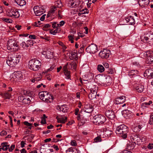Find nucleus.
<instances>
[{"instance_id":"49530a36","label":"nucleus","mask_w":153,"mask_h":153,"mask_svg":"<svg viewBox=\"0 0 153 153\" xmlns=\"http://www.w3.org/2000/svg\"><path fill=\"white\" fill-rule=\"evenodd\" d=\"M88 10L87 9H83L80 11V13L84 14L88 13Z\"/></svg>"},{"instance_id":"c85d7f7f","label":"nucleus","mask_w":153,"mask_h":153,"mask_svg":"<svg viewBox=\"0 0 153 153\" xmlns=\"http://www.w3.org/2000/svg\"><path fill=\"white\" fill-rule=\"evenodd\" d=\"M64 73L67 79L70 78V73L68 70L66 68L64 70Z\"/></svg>"},{"instance_id":"f257e3e1","label":"nucleus","mask_w":153,"mask_h":153,"mask_svg":"<svg viewBox=\"0 0 153 153\" xmlns=\"http://www.w3.org/2000/svg\"><path fill=\"white\" fill-rule=\"evenodd\" d=\"M20 58V55L11 53L8 56L6 61L7 63L10 67H14L19 63Z\"/></svg>"},{"instance_id":"aec40b11","label":"nucleus","mask_w":153,"mask_h":153,"mask_svg":"<svg viewBox=\"0 0 153 153\" xmlns=\"http://www.w3.org/2000/svg\"><path fill=\"white\" fill-rule=\"evenodd\" d=\"M144 89V86L143 85L139 84L136 87V90L138 92H142Z\"/></svg>"},{"instance_id":"4c0bfd02","label":"nucleus","mask_w":153,"mask_h":153,"mask_svg":"<svg viewBox=\"0 0 153 153\" xmlns=\"http://www.w3.org/2000/svg\"><path fill=\"white\" fill-rule=\"evenodd\" d=\"M45 56L48 59H49L52 56V54H51V52L48 50L46 51V53Z\"/></svg>"},{"instance_id":"ddd939ff","label":"nucleus","mask_w":153,"mask_h":153,"mask_svg":"<svg viewBox=\"0 0 153 153\" xmlns=\"http://www.w3.org/2000/svg\"><path fill=\"white\" fill-rule=\"evenodd\" d=\"M139 5L142 8L147 6L149 3V0H138Z\"/></svg>"},{"instance_id":"0e129e2a","label":"nucleus","mask_w":153,"mask_h":153,"mask_svg":"<svg viewBox=\"0 0 153 153\" xmlns=\"http://www.w3.org/2000/svg\"><path fill=\"white\" fill-rule=\"evenodd\" d=\"M52 26L53 28H57L59 27L58 25L56 22H53L52 24Z\"/></svg>"},{"instance_id":"69168bd1","label":"nucleus","mask_w":153,"mask_h":153,"mask_svg":"<svg viewBox=\"0 0 153 153\" xmlns=\"http://www.w3.org/2000/svg\"><path fill=\"white\" fill-rule=\"evenodd\" d=\"M58 17L59 19H61L62 17V16L61 15V11L59 10L58 11Z\"/></svg>"},{"instance_id":"c9c22d12","label":"nucleus","mask_w":153,"mask_h":153,"mask_svg":"<svg viewBox=\"0 0 153 153\" xmlns=\"http://www.w3.org/2000/svg\"><path fill=\"white\" fill-rule=\"evenodd\" d=\"M114 112L112 111V110H107L105 112V115L108 117H109L112 114H114Z\"/></svg>"},{"instance_id":"2f4dec72","label":"nucleus","mask_w":153,"mask_h":153,"mask_svg":"<svg viewBox=\"0 0 153 153\" xmlns=\"http://www.w3.org/2000/svg\"><path fill=\"white\" fill-rule=\"evenodd\" d=\"M4 97H5V99H10V98L11 97V94L8 92H7L4 93Z\"/></svg>"},{"instance_id":"f8f14e48","label":"nucleus","mask_w":153,"mask_h":153,"mask_svg":"<svg viewBox=\"0 0 153 153\" xmlns=\"http://www.w3.org/2000/svg\"><path fill=\"white\" fill-rule=\"evenodd\" d=\"M110 52V51H109L104 50L100 52L99 55L102 58L106 59L109 57Z\"/></svg>"},{"instance_id":"7ed1b4c3","label":"nucleus","mask_w":153,"mask_h":153,"mask_svg":"<svg viewBox=\"0 0 153 153\" xmlns=\"http://www.w3.org/2000/svg\"><path fill=\"white\" fill-rule=\"evenodd\" d=\"M28 65L30 69L33 71H37L40 68L41 63L38 59H34L30 60Z\"/></svg>"},{"instance_id":"37998d69","label":"nucleus","mask_w":153,"mask_h":153,"mask_svg":"<svg viewBox=\"0 0 153 153\" xmlns=\"http://www.w3.org/2000/svg\"><path fill=\"white\" fill-rule=\"evenodd\" d=\"M149 123L150 125L153 124V112L151 114L150 116V119L149 121Z\"/></svg>"},{"instance_id":"bf43d9fd","label":"nucleus","mask_w":153,"mask_h":153,"mask_svg":"<svg viewBox=\"0 0 153 153\" xmlns=\"http://www.w3.org/2000/svg\"><path fill=\"white\" fill-rule=\"evenodd\" d=\"M71 145L73 146H76L77 145L76 141L75 140H73L71 141Z\"/></svg>"},{"instance_id":"6e6552de","label":"nucleus","mask_w":153,"mask_h":153,"mask_svg":"<svg viewBox=\"0 0 153 153\" xmlns=\"http://www.w3.org/2000/svg\"><path fill=\"white\" fill-rule=\"evenodd\" d=\"M8 15L15 18H18L19 17L20 15L17 9L14 8H11L8 11Z\"/></svg>"},{"instance_id":"052dcab7","label":"nucleus","mask_w":153,"mask_h":153,"mask_svg":"<svg viewBox=\"0 0 153 153\" xmlns=\"http://www.w3.org/2000/svg\"><path fill=\"white\" fill-rule=\"evenodd\" d=\"M65 22L64 21H62L60 22L59 24H57L58 25V27H60L62 26L65 24Z\"/></svg>"},{"instance_id":"dca6fc26","label":"nucleus","mask_w":153,"mask_h":153,"mask_svg":"<svg viewBox=\"0 0 153 153\" xmlns=\"http://www.w3.org/2000/svg\"><path fill=\"white\" fill-rule=\"evenodd\" d=\"M127 22L129 23V24L133 25L135 24V20L133 16H130L126 17L125 19Z\"/></svg>"},{"instance_id":"5fc2aeb1","label":"nucleus","mask_w":153,"mask_h":153,"mask_svg":"<svg viewBox=\"0 0 153 153\" xmlns=\"http://www.w3.org/2000/svg\"><path fill=\"white\" fill-rule=\"evenodd\" d=\"M4 21L7 22L9 23H11L12 22V20L7 18L4 19Z\"/></svg>"},{"instance_id":"2eb2a0df","label":"nucleus","mask_w":153,"mask_h":153,"mask_svg":"<svg viewBox=\"0 0 153 153\" xmlns=\"http://www.w3.org/2000/svg\"><path fill=\"white\" fill-rule=\"evenodd\" d=\"M83 110L86 113H90L93 110L92 106L90 104L86 105L85 106Z\"/></svg>"},{"instance_id":"473e14b6","label":"nucleus","mask_w":153,"mask_h":153,"mask_svg":"<svg viewBox=\"0 0 153 153\" xmlns=\"http://www.w3.org/2000/svg\"><path fill=\"white\" fill-rule=\"evenodd\" d=\"M76 151H77L76 150V149H75L74 148H70L68 149L66 151V152H74V153H78V152H76Z\"/></svg>"},{"instance_id":"393cba45","label":"nucleus","mask_w":153,"mask_h":153,"mask_svg":"<svg viewBox=\"0 0 153 153\" xmlns=\"http://www.w3.org/2000/svg\"><path fill=\"white\" fill-rule=\"evenodd\" d=\"M46 91H42L39 93V95L40 98L43 101L45 100V97L46 95Z\"/></svg>"},{"instance_id":"8fccbe9b","label":"nucleus","mask_w":153,"mask_h":153,"mask_svg":"<svg viewBox=\"0 0 153 153\" xmlns=\"http://www.w3.org/2000/svg\"><path fill=\"white\" fill-rule=\"evenodd\" d=\"M15 147V145H12L10 147V146L9 145V148L8 149L9 151L10 152H11L14 149Z\"/></svg>"},{"instance_id":"338daca9","label":"nucleus","mask_w":153,"mask_h":153,"mask_svg":"<svg viewBox=\"0 0 153 153\" xmlns=\"http://www.w3.org/2000/svg\"><path fill=\"white\" fill-rule=\"evenodd\" d=\"M148 148L149 149H151L153 148V144L149 143L147 146Z\"/></svg>"},{"instance_id":"9b49d317","label":"nucleus","mask_w":153,"mask_h":153,"mask_svg":"<svg viewBox=\"0 0 153 153\" xmlns=\"http://www.w3.org/2000/svg\"><path fill=\"white\" fill-rule=\"evenodd\" d=\"M144 75L149 79L153 78V70L152 68L146 69L144 73Z\"/></svg>"},{"instance_id":"a878e982","label":"nucleus","mask_w":153,"mask_h":153,"mask_svg":"<svg viewBox=\"0 0 153 153\" xmlns=\"http://www.w3.org/2000/svg\"><path fill=\"white\" fill-rule=\"evenodd\" d=\"M71 59H74L76 60H77L78 58L77 56V53L76 52L73 51L71 53Z\"/></svg>"},{"instance_id":"3c124183","label":"nucleus","mask_w":153,"mask_h":153,"mask_svg":"<svg viewBox=\"0 0 153 153\" xmlns=\"http://www.w3.org/2000/svg\"><path fill=\"white\" fill-rule=\"evenodd\" d=\"M63 108V105H58L56 106V109L60 111H62V108Z\"/></svg>"},{"instance_id":"4be33fe9","label":"nucleus","mask_w":153,"mask_h":153,"mask_svg":"<svg viewBox=\"0 0 153 153\" xmlns=\"http://www.w3.org/2000/svg\"><path fill=\"white\" fill-rule=\"evenodd\" d=\"M98 87L97 86L93 85L90 88L91 93H94V94H97Z\"/></svg>"},{"instance_id":"680f3d73","label":"nucleus","mask_w":153,"mask_h":153,"mask_svg":"<svg viewBox=\"0 0 153 153\" xmlns=\"http://www.w3.org/2000/svg\"><path fill=\"white\" fill-rule=\"evenodd\" d=\"M27 42V44H28L30 45H31L32 46H33V41L32 40H28Z\"/></svg>"},{"instance_id":"0eeeda50","label":"nucleus","mask_w":153,"mask_h":153,"mask_svg":"<svg viewBox=\"0 0 153 153\" xmlns=\"http://www.w3.org/2000/svg\"><path fill=\"white\" fill-rule=\"evenodd\" d=\"M85 51L90 53L94 54L98 51L97 47L95 44H91L86 48Z\"/></svg>"},{"instance_id":"423d86ee","label":"nucleus","mask_w":153,"mask_h":153,"mask_svg":"<svg viewBox=\"0 0 153 153\" xmlns=\"http://www.w3.org/2000/svg\"><path fill=\"white\" fill-rule=\"evenodd\" d=\"M93 121L96 124L101 125L103 124L106 121V118L100 114H97L93 117Z\"/></svg>"},{"instance_id":"c756f323","label":"nucleus","mask_w":153,"mask_h":153,"mask_svg":"<svg viewBox=\"0 0 153 153\" xmlns=\"http://www.w3.org/2000/svg\"><path fill=\"white\" fill-rule=\"evenodd\" d=\"M104 82L105 83H111L112 82V79L110 76H108L105 78V79L104 80Z\"/></svg>"},{"instance_id":"412c9836","label":"nucleus","mask_w":153,"mask_h":153,"mask_svg":"<svg viewBox=\"0 0 153 153\" xmlns=\"http://www.w3.org/2000/svg\"><path fill=\"white\" fill-rule=\"evenodd\" d=\"M44 101L46 102H48L49 99H51L52 100H53V97L51 95V94H49V93H48L47 92Z\"/></svg>"},{"instance_id":"09e8293b","label":"nucleus","mask_w":153,"mask_h":153,"mask_svg":"<svg viewBox=\"0 0 153 153\" xmlns=\"http://www.w3.org/2000/svg\"><path fill=\"white\" fill-rule=\"evenodd\" d=\"M128 145H129V146H127L128 148L127 149H128V150H124L123 151L122 153H128V152H131L128 151V150H130L131 149L130 148V145L129 144Z\"/></svg>"},{"instance_id":"a19ab883","label":"nucleus","mask_w":153,"mask_h":153,"mask_svg":"<svg viewBox=\"0 0 153 153\" xmlns=\"http://www.w3.org/2000/svg\"><path fill=\"white\" fill-rule=\"evenodd\" d=\"M122 112L123 114H125L127 115L130 114L131 113V111L127 109H126L123 111Z\"/></svg>"},{"instance_id":"f704fd0d","label":"nucleus","mask_w":153,"mask_h":153,"mask_svg":"<svg viewBox=\"0 0 153 153\" xmlns=\"http://www.w3.org/2000/svg\"><path fill=\"white\" fill-rule=\"evenodd\" d=\"M42 78V76H40L38 77H35L34 79H31V81L33 82H35V83H36L39 81Z\"/></svg>"},{"instance_id":"20e7f679","label":"nucleus","mask_w":153,"mask_h":153,"mask_svg":"<svg viewBox=\"0 0 153 153\" xmlns=\"http://www.w3.org/2000/svg\"><path fill=\"white\" fill-rule=\"evenodd\" d=\"M141 56L146 59L147 64H151L153 62V51H148L145 52H143L140 54Z\"/></svg>"},{"instance_id":"cd10ccee","label":"nucleus","mask_w":153,"mask_h":153,"mask_svg":"<svg viewBox=\"0 0 153 153\" xmlns=\"http://www.w3.org/2000/svg\"><path fill=\"white\" fill-rule=\"evenodd\" d=\"M30 102L31 101L29 98L25 97L22 104H28L30 103Z\"/></svg>"},{"instance_id":"6ab92c4d","label":"nucleus","mask_w":153,"mask_h":153,"mask_svg":"<svg viewBox=\"0 0 153 153\" xmlns=\"http://www.w3.org/2000/svg\"><path fill=\"white\" fill-rule=\"evenodd\" d=\"M1 149L3 151H6L9 148V145L7 142L3 143L1 145Z\"/></svg>"},{"instance_id":"72a5a7b5","label":"nucleus","mask_w":153,"mask_h":153,"mask_svg":"<svg viewBox=\"0 0 153 153\" xmlns=\"http://www.w3.org/2000/svg\"><path fill=\"white\" fill-rule=\"evenodd\" d=\"M61 30V29L60 27L56 28V29L53 31H51V33L53 35H55L56 33H58L60 32Z\"/></svg>"},{"instance_id":"79ce46f5","label":"nucleus","mask_w":153,"mask_h":153,"mask_svg":"<svg viewBox=\"0 0 153 153\" xmlns=\"http://www.w3.org/2000/svg\"><path fill=\"white\" fill-rule=\"evenodd\" d=\"M70 65L71 68H73V69H75L76 67V64L74 62H72L70 64Z\"/></svg>"},{"instance_id":"9d476101","label":"nucleus","mask_w":153,"mask_h":153,"mask_svg":"<svg viewBox=\"0 0 153 153\" xmlns=\"http://www.w3.org/2000/svg\"><path fill=\"white\" fill-rule=\"evenodd\" d=\"M33 10L36 16H40L44 12V9L41 8L39 6H35Z\"/></svg>"},{"instance_id":"a18cd8bd","label":"nucleus","mask_w":153,"mask_h":153,"mask_svg":"<svg viewBox=\"0 0 153 153\" xmlns=\"http://www.w3.org/2000/svg\"><path fill=\"white\" fill-rule=\"evenodd\" d=\"M28 44H26L25 42H22L20 44V46L22 48H27L29 47Z\"/></svg>"},{"instance_id":"f3484780","label":"nucleus","mask_w":153,"mask_h":153,"mask_svg":"<svg viewBox=\"0 0 153 153\" xmlns=\"http://www.w3.org/2000/svg\"><path fill=\"white\" fill-rule=\"evenodd\" d=\"M22 75L21 71H16L14 73V78L19 79H21L22 78Z\"/></svg>"},{"instance_id":"a211bd4d","label":"nucleus","mask_w":153,"mask_h":153,"mask_svg":"<svg viewBox=\"0 0 153 153\" xmlns=\"http://www.w3.org/2000/svg\"><path fill=\"white\" fill-rule=\"evenodd\" d=\"M125 97L122 96L115 99V103L118 104L124 102L125 100Z\"/></svg>"},{"instance_id":"7c9ffc66","label":"nucleus","mask_w":153,"mask_h":153,"mask_svg":"<svg viewBox=\"0 0 153 153\" xmlns=\"http://www.w3.org/2000/svg\"><path fill=\"white\" fill-rule=\"evenodd\" d=\"M63 6L61 1L60 0H58L55 4V6L57 7L61 8Z\"/></svg>"},{"instance_id":"864d4df0","label":"nucleus","mask_w":153,"mask_h":153,"mask_svg":"<svg viewBox=\"0 0 153 153\" xmlns=\"http://www.w3.org/2000/svg\"><path fill=\"white\" fill-rule=\"evenodd\" d=\"M101 138L99 137H97L94 139V141L95 142H98L101 141Z\"/></svg>"},{"instance_id":"58836bf2","label":"nucleus","mask_w":153,"mask_h":153,"mask_svg":"<svg viewBox=\"0 0 153 153\" xmlns=\"http://www.w3.org/2000/svg\"><path fill=\"white\" fill-rule=\"evenodd\" d=\"M138 73V71L136 70H132L129 72V74L130 75H136Z\"/></svg>"},{"instance_id":"4468645a","label":"nucleus","mask_w":153,"mask_h":153,"mask_svg":"<svg viewBox=\"0 0 153 153\" xmlns=\"http://www.w3.org/2000/svg\"><path fill=\"white\" fill-rule=\"evenodd\" d=\"M132 139L133 140V142L135 144L139 145L141 143H140L141 138L138 135H134L132 138Z\"/></svg>"},{"instance_id":"13d9d810","label":"nucleus","mask_w":153,"mask_h":153,"mask_svg":"<svg viewBox=\"0 0 153 153\" xmlns=\"http://www.w3.org/2000/svg\"><path fill=\"white\" fill-rule=\"evenodd\" d=\"M55 67V65H52L50 68L47 70V72H48L49 71H51L53 70L54 68Z\"/></svg>"},{"instance_id":"e2e57ef3","label":"nucleus","mask_w":153,"mask_h":153,"mask_svg":"<svg viewBox=\"0 0 153 153\" xmlns=\"http://www.w3.org/2000/svg\"><path fill=\"white\" fill-rule=\"evenodd\" d=\"M108 74H114V71L112 69L110 68L108 69Z\"/></svg>"},{"instance_id":"774afa93","label":"nucleus","mask_w":153,"mask_h":153,"mask_svg":"<svg viewBox=\"0 0 153 153\" xmlns=\"http://www.w3.org/2000/svg\"><path fill=\"white\" fill-rule=\"evenodd\" d=\"M41 22L40 21H38V22L37 23L36 22H35L33 25L36 27H38L39 25H40Z\"/></svg>"},{"instance_id":"e433bc0d","label":"nucleus","mask_w":153,"mask_h":153,"mask_svg":"<svg viewBox=\"0 0 153 153\" xmlns=\"http://www.w3.org/2000/svg\"><path fill=\"white\" fill-rule=\"evenodd\" d=\"M68 110V108L67 107V105H63V108H62V111L63 113L67 112Z\"/></svg>"},{"instance_id":"1a4fd4ad","label":"nucleus","mask_w":153,"mask_h":153,"mask_svg":"<svg viewBox=\"0 0 153 153\" xmlns=\"http://www.w3.org/2000/svg\"><path fill=\"white\" fill-rule=\"evenodd\" d=\"M140 39L143 42H150L151 40L153 39V35L151 33H149L146 35V36H141Z\"/></svg>"},{"instance_id":"4d7b16f0","label":"nucleus","mask_w":153,"mask_h":153,"mask_svg":"<svg viewBox=\"0 0 153 153\" xmlns=\"http://www.w3.org/2000/svg\"><path fill=\"white\" fill-rule=\"evenodd\" d=\"M112 134V131L109 130L107 131L106 132H105L104 134H105L107 135L108 136H110Z\"/></svg>"},{"instance_id":"f03ea898","label":"nucleus","mask_w":153,"mask_h":153,"mask_svg":"<svg viewBox=\"0 0 153 153\" xmlns=\"http://www.w3.org/2000/svg\"><path fill=\"white\" fill-rule=\"evenodd\" d=\"M128 131V127L125 125L122 124L117 128L115 132L120 137L125 139L127 137Z\"/></svg>"},{"instance_id":"ea45409f","label":"nucleus","mask_w":153,"mask_h":153,"mask_svg":"<svg viewBox=\"0 0 153 153\" xmlns=\"http://www.w3.org/2000/svg\"><path fill=\"white\" fill-rule=\"evenodd\" d=\"M96 95L94 93H90L88 95V97L91 100H93L96 98Z\"/></svg>"},{"instance_id":"de8ad7c7","label":"nucleus","mask_w":153,"mask_h":153,"mask_svg":"<svg viewBox=\"0 0 153 153\" xmlns=\"http://www.w3.org/2000/svg\"><path fill=\"white\" fill-rule=\"evenodd\" d=\"M56 10V6H53L51 9L49 11V12L51 13H53Z\"/></svg>"},{"instance_id":"bb28decb","label":"nucleus","mask_w":153,"mask_h":153,"mask_svg":"<svg viewBox=\"0 0 153 153\" xmlns=\"http://www.w3.org/2000/svg\"><path fill=\"white\" fill-rule=\"evenodd\" d=\"M97 69L98 71L100 73H102L105 70L104 67L102 65H97Z\"/></svg>"},{"instance_id":"c03bdc74","label":"nucleus","mask_w":153,"mask_h":153,"mask_svg":"<svg viewBox=\"0 0 153 153\" xmlns=\"http://www.w3.org/2000/svg\"><path fill=\"white\" fill-rule=\"evenodd\" d=\"M25 97H24L22 96H19L18 97V100L19 101L22 103L23 102V101L24 100V99Z\"/></svg>"},{"instance_id":"b1692460","label":"nucleus","mask_w":153,"mask_h":153,"mask_svg":"<svg viewBox=\"0 0 153 153\" xmlns=\"http://www.w3.org/2000/svg\"><path fill=\"white\" fill-rule=\"evenodd\" d=\"M15 1L18 4L21 6H22L26 4V2L24 0H16Z\"/></svg>"},{"instance_id":"6e6d98bb","label":"nucleus","mask_w":153,"mask_h":153,"mask_svg":"<svg viewBox=\"0 0 153 153\" xmlns=\"http://www.w3.org/2000/svg\"><path fill=\"white\" fill-rule=\"evenodd\" d=\"M115 13H117V16L118 17L120 16L121 15V12L120 10L117 9L116 10Z\"/></svg>"},{"instance_id":"603ef678","label":"nucleus","mask_w":153,"mask_h":153,"mask_svg":"<svg viewBox=\"0 0 153 153\" xmlns=\"http://www.w3.org/2000/svg\"><path fill=\"white\" fill-rule=\"evenodd\" d=\"M51 25L49 24H46L43 27V29L44 30H47V28L50 27Z\"/></svg>"},{"instance_id":"39448f33","label":"nucleus","mask_w":153,"mask_h":153,"mask_svg":"<svg viewBox=\"0 0 153 153\" xmlns=\"http://www.w3.org/2000/svg\"><path fill=\"white\" fill-rule=\"evenodd\" d=\"M7 48L11 51H17L19 49L17 42L13 39H10L7 42Z\"/></svg>"},{"instance_id":"5701e85b","label":"nucleus","mask_w":153,"mask_h":153,"mask_svg":"<svg viewBox=\"0 0 153 153\" xmlns=\"http://www.w3.org/2000/svg\"><path fill=\"white\" fill-rule=\"evenodd\" d=\"M142 128V125H135L133 128V130L134 132H137L140 131V130Z\"/></svg>"}]
</instances>
